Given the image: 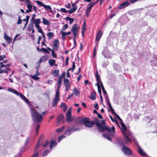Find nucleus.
Returning <instances> with one entry per match:
<instances>
[{"mask_svg":"<svg viewBox=\"0 0 157 157\" xmlns=\"http://www.w3.org/2000/svg\"><path fill=\"white\" fill-rule=\"evenodd\" d=\"M82 123H84L86 127L88 128L92 127L95 124L94 121H90L89 118L86 117L78 118L77 119L76 122L72 125V127L68 128L67 130L65 133V134L67 136H69L71 133V132L79 131L82 128L81 124Z\"/></svg>","mask_w":157,"mask_h":157,"instance_id":"obj_1","label":"nucleus"},{"mask_svg":"<svg viewBox=\"0 0 157 157\" xmlns=\"http://www.w3.org/2000/svg\"><path fill=\"white\" fill-rule=\"evenodd\" d=\"M30 109L33 121L36 123L41 122L43 119V117L41 114L39 113L38 112H37L33 107H30Z\"/></svg>","mask_w":157,"mask_h":157,"instance_id":"obj_2","label":"nucleus"},{"mask_svg":"<svg viewBox=\"0 0 157 157\" xmlns=\"http://www.w3.org/2000/svg\"><path fill=\"white\" fill-rule=\"evenodd\" d=\"M96 125L98 129L101 132H103L106 130L111 136H113L115 135V128L114 126H112L111 128L107 126L103 127L98 122L96 123Z\"/></svg>","mask_w":157,"mask_h":157,"instance_id":"obj_3","label":"nucleus"},{"mask_svg":"<svg viewBox=\"0 0 157 157\" xmlns=\"http://www.w3.org/2000/svg\"><path fill=\"white\" fill-rule=\"evenodd\" d=\"M123 136L125 142L126 144H131V139L134 142L136 145L137 144V142L131 132H128L126 133H124Z\"/></svg>","mask_w":157,"mask_h":157,"instance_id":"obj_4","label":"nucleus"},{"mask_svg":"<svg viewBox=\"0 0 157 157\" xmlns=\"http://www.w3.org/2000/svg\"><path fill=\"white\" fill-rule=\"evenodd\" d=\"M80 28L77 24H74L73 25L71 29V31L73 33V35L74 36V46L72 49L74 48L76 45V41L75 38L77 37V36L78 34V32L79 31V29Z\"/></svg>","mask_w":157,"mask_h":157,"instance_id":"obj_5","label":"nucleus"},{"mask_svg":"<svg viewBox=\"0 0 157 157\" xmlns=\"http://www.w3.org/2000/svg\"><path fill=\"white\" fill-rule=\"evenodd\" d=\"M122 150L126 155H129L132 154L131 150L129 147L125 146H123L122 148Z\"/></svg>","mask_w":157,"mask_h":157,"instance_id":"obj_6","label":"nucleus"},{"mask_svg":"<svg viewBox=\"0 0 157 157\" xmlns=\"http://www.w3.org/2000/svg\"><path fill=\"white\" fill-rule=\"evenodd\" d=\"M71 108H70L66 113V117L67 118L66 121L67 122H70L72 121V119L71 118Z\"/></svg>","mask_w":157,"mask_h":157,"instance_id":"obj_7","label":"nucleus"},{"mask_svg":"<svg viewBox=\"0 0 157 157\" xmlns=\"http://www.w3.org/2000/svg\"><path fill=\"white\" fill-rule=\"evenodd\" d=\"M36 2L37 4L43 7L45 9L50 10L51 11H52L51 7L50 6L45 5L43 4L42 2L40 1H36Z\"/></svg>","mask_w":157,"mask_h":157,"instance_id":"obj_8","label":"nucleus"},{"mask_svg":"<svg viewBox=\"0 0 157 157\" xmlns=\"http://www.w3.org/2000/svg\"><path fill=\"white\" fill-rule=\"evenodd\" d=\"M8 90L14 93L17 95L19 96L21 98H26L22 94L19 93L15 90L10 88V89H8Z\"/></svg>","mask_w":157,"mask_h":157,"instance_id":"obj_9","label":"nucleus"},{"mask_svg":"<svg viewBox=\"0 0 157 157\" xmlns=\"http://www.w3.org/2000/svg\"><path fill=\"white\" fill-rule=\"evenodd\" d=\"M109 53L108 49L107 47L105 48L102 52V54L104 57L107 58H109Z\"/></svg>","mask_w":157,"mask_h":157,"instance_id":"obj_10","label":"nucleus"},{"mask_svg":"<svg viewBox=\"0 0 157 157\" xmlns=\"http://www.w3.org/2000/svg\"><path fill=\"white\" fill-rule=\"evenodd\" d=\"M59 43V42L58 40L56 39L54 40L53 43V48L54 50L57 51L58 50Z\"/></svg>","mask_w":157,"mask_h":157,"instance_id":"obj_11","label":"nucleus"},{"mask_svg":"<svg viewBox=\"0 0 157 157\" xmlns=\"http://www.w3.org/2000/svg\"><path fill=\"white\" fill-rule=\"evenodd\" d=\"M130 3L128 1H126L121 4L118 7V9H121L124 8L126 7L130 6Z\"/></svg>","mask_w":157,"mask_h":157,"instance_id":"obj_12","label":"nucleus"},{"mask_svg":"<svg viewBox=\"0 0 157 157\" xmlns=\"http://www.w3.org/2000/svg\"><path fill=\"white\" fill-rule=\"evenodd\" d=\"M64 116L63 114H60L59 115L57 118V123L59 124L62 122L64 123Z\"/></svg>","mask_w":157,"mask_h":157,"instance_id":"obj_13","label":"nucleus"},{"mask_svg":"<svg viewBox=\"0 0 157 157\" xmlns=\"http://www.w3.org/2000/svg\"><path fill=\"white\" fill-rule=\"evenodd\" d=\"M136 145H137V147L138 149V152L142 156H146V154L144 152L143 150L140 147L138 143L137 144H136Z\"/></svg>","mask_w":157,"mask_h":157,"instance_id":"obj_14","label":"nucleus"},{"mask_svg":"<svg viewBox=\"0 0 157 157\" xmlns=\"http://www.w3.org/2000/svg\"><path fill=\"white\" fill-rule=\"evenodd\" d=\"M93 6L89 3L88 6V7L86 8V17H88L90 13L91 10Z\"/></svg>","mask_w":157,"mask_h":157,"instance_id":"obj_15","label":"nucleus"},{"mask_svg":"<svg viewBox=\"0 0 157 157\" xmlns=\"http://www.w3.org/2000/svg\"><path fill=\"white\" fill-rule=\"evenodd\" d=\"M121 127H119L121 128L123 134H124V133H126L127 132H126V131L127 130V128L126 126L121 122Z\"/></svg>","mask_w":157,"mask_h":157,"instance_id":"obj_16","label":"nucleus"},{"mask_svg":"<svg viewBox=\"0 0 157 157\" xmlns=\"http://www.w3.org/2000/svg\"><path fill=\"white\" fill-rule=\"evenodd\" d=\"M72 6L73 7V8L71 9V10H69V13H72L76 11L77 9V7L75 6L76 4L75 3H72L71 4Z\"/></svg>","mask_w":157,"mask_h":157,"instance_id":"obj_17","label":"nucleus"},{"mask_svg":"<svg viewBox=\"0 0 157 157\" xmlns=\"http://www.w3.org/2000/svg\"><path fill=\"white\" fill-rule=\"evenodd\" d=\"M103 33L101 30H99L97 33L96 35V40L99 41Z\"/></svg>","mask_w":157,"mask_h":157,"instance_id":"obj_18","label":"nucleus"},{"mask_svg":"<svg viewBox=\"0 0 157 157\" xmlns=\"http://www.w3.org/2000/svg\"><path fill=\"white\" fill-rule=\"evenodd\" d=\"M4 38L8 44L10 43L12 40V39L8 36L6 33H4Z\"/></svg>","mask_w":157,"mask_h":157,"instance_id":"obj_19","label":"nucleus"},{"mask_svg":"<svg viewBox=\"0 0 157 157\" xmlns=\"http://www.w3.org/2000/svg\"><path fill=\"white\" fill-rule=\"evenodd\" d=\"M57 144L56 141L54 140H52L50 141V149H52V147L55 146Z\"/></svg>","mask_w":157,"mask_h":157,"instance_id":"obj_20","label":"nucleus"},{"mask_svg":"<svg viewBox=\"0 0 157 157\" xmlns=\"http://www.w3.org/2000/svg\"><path fill=\"white\" fill-rule=\"evenodd\" d=\"M43 23L44 25H50V22L44 17L42 18Z\"/></svg>","mask_w":157,"mask_h":157,"instance_id":"obj_21","label":"nucleus"},{"mask_svg":"<svg viewBox=\"0 0 157 157\" xmlns=\"http://www.w3.org/2000/svg\"><path fill=\"white\" fill-rule=\"evenodd\" d=\"M60 107L63 109V112H65L67 109V106L64 103H62Z\"/></svg>","mask_w":157,"mask_h":157,"instance_id":"obj_22","label":"nucleus"},{"mask_svg":"<svg viewBox=\"0 0 157 157\" xmlns=\"http://www.w3.org/2000/svg\"><path fill=\"white\" fill-rule=\"evenodd\" d=\"M95 76L96 77V80L97 82H99L100 83H101V78L99 75L98 71H97L95 74Z\"/></svg>","mask_w":157,"mask_h":157,"instance_id":"obj_23","label":"nucleus"},{"mask_svg":"<svg viewBox=\"0 0 157 157\" xmlns=\"http://www.w3.org/2000/svg\"><path fill=\"white\" fill-rule=\"evenodd\" d=\"M1 68L0 67V73L2 74L4 73H8L9 71H10V69L9 68L7 67L4 70H2Z\"/></svg>","mask_w":157,"mask_h":157,"instance_id":"obj_24","label":"nucleus"},{"mask_svg":"<svg viewBox=\"0 0 157 157\" xmlns=\"http://www.w3.org/2000/svg\"><path fill=\"white\" fill-rule=\"evenodd\" d=\"M42 138V136H41L39 137L38 141V143L36 144L35 147V150H36L38 148L40 147V144L41 142Z\"/></svg>","mask_w":157,"mask_h":157,"instance_id":"obj_25","label":"nucleus"},{"mask_svg":"<svg viewBox=\"0 0 157 157\" xmlns=\"http://www.w3.org/2000/svg\"><path fill=\"white\" fill-rule=\"evenodd\" d=\"M116 143L118 144L119 145V146H125L124 143L123 142L122 140H121L120 139H118L117 140Z\"/></svg>","mask_w":157,"mask_h":157,"instance_id":"obj_26","label":"nucleus"},{"mask_svg":"<svg viewBox=\"0 0 157 157\" xmlns=\"http://www.w3.org/2000/svg\"><path fill=\"white\" fill-rule=\"evenodd\" d=\"M27 7L28 8V9L27 10H26V13H29L30 12H31L32 10V6L31 5V4H28V5H27Z\"/></svg>","mask_w":157,"mask_h":157,"instance_id":"obj_27","label":"nucleus"},{"mask_svg":"<svg viewBox=\"0 0 157 157\" xmlns=\"http://www.w3.org/2000/svg\"><path fill=\"white\" fill-rule=\"evenodd\" d=\"M59 101V99H54L52 103V106L54 107Z\"/></svg>","mask_w":157,"mask_h":157,"instance_id":"obj_28","label":"nucleus"},{"mask_svg":"<svg viewBox=\"0 0 157 157\" xmlns=\"http://www.w3.org/2000/svg\"><path fill=\"white\" fill-rule=\"evenodd\" d=\"M48 63L50 66H52L55 65L56 60L55 59H50L49 60Z\"/></svg>","mask_w":157,"mask_h":157,"instance_id":"obj_29","label":"nucleus"},{"mask_svg":"<svg viewBox=\"0 0 157 157\" xmlns=\"http://www.w3.org/2000/svg\"><path fill=\"white\" fill-rule=\"evenodd\" d=\"M66 19L67 21H69V23L70 24H72L74 21V19L73 18H70L68 17H66Z\"/></svg>","mask_w":157,"mask_h":157,"instance_id":"obj_30","label":"nucleus"},{"mask_svg":"<svg viewBox=\"0 0 157 157\" xmlns=\"http://www.w3.org/2000/svg\"><path fill=\"white\" fill-rule=\"evenodd\" d=\"M48 58L47 56H44L42 57L39 60V62H44L47 60Z\"/></svg>","mask_w":157,"mask_h":157,"instance_id":"obj_31","label":"nucleus"},{"mask_svg":"<svg viewBox=\"0 0 157 157\" xmlns=\"http://www.w3.org/2000/svg\"><path fill=\"white\" fill-rule=\"evenodd\" d=\"M41 19L40 18L36 19L34 20L33 22H31L33 24L34 23V24H39L41 22Z\"/></svg>","mask_w":157,"mask_h":157,"instance_id":"obj_32","label":"nucleus"},{"mask_svg":"<svg viewBox=\"0 0 157 157\" xmlns=\"http://www.w3.org/2000/svg\"><path fill=\"white\" fill-rule=\"evenodd\" d=\"M48 40L51 39L54 36V33L52 32L48 33L47 34Z\"/></svg>","mask_w":157,"mask_h":157,"instance_id":"obj_33","label":"nucleus"},{"mask_svg":"<svg viewBox=\"0 0 157 157\" xmlns=\"http://www.w3.org/2000/svg\"><path fill=\"white\" fill-rule=\"evenodd\" d=\"M53 75L55 77H58L59 74V70H55L53 72Z\"/></svg>","mask_w":157,"mask_h":157,"instance_id":"obj_34","label":"nucleus"},{"mask_svg":"<svg viewBox=\"0 0 157 157\" xmlns=\"http://www.w3.org/2000/svg\"><path fill=\"white\" fill-rule=\"evenodd\" d=\"M22 99L25 101L29 106H31L33 105L32 103L29 101L28 99Z\"/></svg>","mask_w":157,"mask_h":157,"instance_id":"obj_35","label":"nucleus"},{"mask_svg":"<svg viewBox=\"0 0 157 157\" xmlns=\"http://www.w3.org/2000/svg\"><path fill=\"white\" fill-rule=\"evenodd\" d=\"M72 68H69L67 70V71H70L71 70H72V72H73L74 71V70L75 69V63L74 62H72Z\"/></svg>","mask_w":157,"mask_h":157,"instance_id":"obj_36","label":"nucleus"},{"mask_svg":"<svg viewBox=\"0 0 157 157\" xmlns=\"http://www.w3.org/2000/svg\"><path fill=\"white\" fill-rule=\"evenodd\" d=\"M90 98H96V92L93 91L91 94Z\"/></svg>","mask_w":157,"mask_h":157,"instance_id":"obj_37","label":"nucleus"},{"mask_svg":"<svg viewBox=\"0 0 157 157\" xmlns=\"http://www.w3.org/2000/svg\"><path fill=\"white\" fill-rule=\"evenodd\" d=\"M103 136L105 138L108 139L109 141H111L112 139L110 138V136L109 135L107 134H104L103 135Z\"/></svg>","mask_w":157,"mask_h":157,"instance_id":"obj_38","label":"nucleus"},{"mask_svg":"<svg viewBox=\"0 0 157 157\" xmlns=\"http://www.w3.org/2000/svg\"><path fill=\"white\" fill-rule=\"evenodd\" d=\"M41 51L45 53L49 54L50 52L49 50L46 48H42L41 49Z\"/></svg>","mask_w":157,"mask_h":157,"instance_id":"obj_39","label":"nucleus"},{"mask_svg":"<svg viewBox=\"0 0 157 157\" xmlns=\"http://www.w3.org/2000/svg\"><path fill=\"white\" fill-rule=\"evenodd\" d=\"M60 33L63 34V35H64L65 36H66L67 35H70L71 34V33L70 31L68 32H65L62 31L60 32Z\"/></svg>","mask_w":157,"mask_h":157,"instance_id":"obj_40","label":"nucleus"},{"mask_svg":"<svg viewBox=\"0 0 157 157\" xmlns=\"http://www.w3.org/2000/svg\"><path fill=\"white\" fill-rule=\"evenodd\" d=\"M34 26L33 24L31 23H30L28 29L29 31H30L33 29Z\"/></svg>","mask_w":157,"mask_h":157,"instance_id":"obj_41","label":"nucleus"},{"mask_svg":"<svg viewBox=\"0 0 157 157\" xmlns=\"http://www.w3.org/2000/svg\"><path fill=\"white\" fill-rule=\"evenodd\" d=\"M64 126H63L59 128L56 129V132H61L64 128Z\"/></svg>","mask_w":157,"mask_h":157,"instance_id":"obj_42","label":"nucleus"},{"mask_svg":"<svg viewBox=\"0 0 157 157\" xmlns=\"http://www.w3.org/2000/svg\"><path fill=\"white\" fill-rule=\"evenodd\" d=\"M0 64L1 65H0V67H1V68H3L4 67H6L10 66V64H9L6 65H4L2 62L0 63Z\"/></svg>","mask_w":157,"mask_h":157,"instance_id":"obj_43","label":"nucleus"},{"mask_svg":"<svg viewBox=\"0 0 157 157\" xmlns=\"http://www.w3.org/2000/svg\"><path fill=\"white\" fill-rule=\"evenodd\" d=\"M65 88H66V90L67 91L70 88V83H68V84H64Z\"/></svg>","mask_w":157,"mask_h":157,"instance_id":"obj_44","label":"nucleus"},{"mask_svg":"<svg viewBox=\"0 0 157 157\" xmlns=\"http://www.w3.org/2000/svg\"><path fill=\"white\" fill-rule=\"evenodd\" d=\"M49 152H50V151L49 150H45L43 152V156H46L49 153Z\"/></svg>","mask_w":157,"mask_h":157,"instance_id":"obj_45","label":"nucleus"},{"mask_svg":"<svg viewBox=\"0 0 157 157\" xmlns=\"http://www.w3.org/2000/svg\"><path fill=\"white\" fill-rule=\"evenodd\" d=\"M31 77L33 79L38 80L39 79V78L36 75H34L31 76Z\"/></svg>","mask_w":157,"mask_h":157,"instance_id":"obj_46","label":"nucleus"},{"mask_svg":"<svg viewBox=\"0 0 157 157\" xmlns=\"http://www.w3.org/2000/svg\"><path fill=\"white\" fill-rule=\"evenodd\" d=\"M65 137V136L64 135H62L58 137V141L60 142L61 140L62 139L64 138Z\"/></svg>","mask_w":157,"mask_h":157,"instance_id":"obj_47","label":"nucleus"},{"mask_svg":"<svg viewBox=\"0 0 157 157\" xmlns=\"http://www.w3.org/2000/svg\"><path fill=\"white\" fill-rule=\"evenodd\" d=\"M68 26L67 24H66L62 26V31L65 30L66 29L68 28Z\"/></svg>","mask_w":157,"mask_h":157,"instance_id":"obj_48","label":"nucleus"},{"mask_svg":"<svg viewBox=\"0 0 157 157\" xmlns=\"http://www.w3.org/2000/svg\"><path fill=\"white\" fill-rule=\"evenodd\" d=\"M60 11L61 12H63L64 13H66L67 12L69 13V10H66L64 8H61L60 9Z\"/></svg>","mask_w":157,"mask_h":157,"instance_id":"obj_49","label":"nucleus"},{"mask_svg":"<svg viewBox=\"0 0 157 157\" xmlns=\"http://www.w3.org/2000/svg\"><path fill=\"white\" fill-rule=\"evenodd\" d=\"M66 74V72L65 71H64L63 74L60 75L59 77V78H60L61 79H62V78H64L65 77V75Z\"/></svg>","mask_w":157,"mask_h":157,"instance_id":"obj_50","label":"nucleus"},{"mask_svg":"<svg viewBox=\"0 0 157 157\" xmlns=\"http://www.w3.org/2000/svg\"><path fill=\"white\" fill-rule=\"evenodd\" d=\"M74 91L76 95H78L79 94V92L76 88H74Z\"/></svg>","mask_w":157,"mask_h":157,"instance_id":"obj_51","label":"nucleus"},{"mask_svg":"<svg viewBox=\"0 0 157 157\" xmlns=\"http://www.w3.org/2000/svg\"><path fill=\"white\" fill-rule=\"evenodd\" d=\"M36 15L35 14H33L32 15V17L31 18V20H30V21L31 22H33L34 20H35V18L36 17Z\"/></svg>","mask_w":157,"mask_h":157,"instance_id":"obj_52","label":"nucleus"},{"mask_svg":"<svg viewBox=\"0 0 157 157\" xmlns=\"http://www.w3.org/2000/svg\"><path fill=\"white\" fill-rule=\"evenodd\" d=\"M21 16H19L18 18V20L17 22V24H20L21 23L22 20L21 19Z\"/></svg>","mask_w":157,"mask_h":157,"instance_id":"obj_53","label":"nucleus"},{"mask_svg":"<svg viewBox=\"0 0 157 157\" xmlns=\"http://www.w3.org/2000/svg\"><path fill=\"white\" fill-rule=\"evenodd\" d=\"M39 152L38 151H36L31 157H38Z\"/></svg>","mask_w":157,"mask_h":157,"instance_id":"obj_54","label":"nucleus"},{"mask_svg":"<svg viewBox=\"0 0 157 157\" xmlns=\"http://www.w3.org/2000/svg\"><path fill=\"white\" fill-rule=\"evenodd\" d=\"M59 91L56 90L55 94V98H59Z\"/></svg>","mask_w":157,"mask_h":157,"instance_id":"obj_55","label":"nucleus"},{"mask_svg":"<svg viewBox=\"0 0 157 157\" xmlns=\"http://www.w3.org/2000/svg\"><path fill=\"white\" fill-rule=\"evenodd\" d=\"M40 127V125L39 124H37L36 127V133L37 134L38 133V131Z\"/></svg>","mask_w":157,"mask_h":157,"instance_id":"obj_56","label":"nucleus"},{"mask_svg":"<svg viewBox=\"0 0 157 157\" xmlns=\"http://www.w3.org/2000/svg\"><path fill=\"white\" fill-rule=\"evenodd\" d=\"M70 83L69 80L67 78H65L64 79V84H68Z\"/></svg>","mask_w":157,"mask_h":157,"instance_id":"obj_57","label":"nucleus"},{"mask_svg":"<svg viewBox=\"0 0 157 157\" xmlns=\"http://www.w3.org/2000/svg\"><path fill=\"white\" fill-rule=\"evenodd\" d=\"M96 54V47H94V49L93 53V57L94 58L95 57Z\"/></svg>","mask_w":157,"mask_h":157,"instance_id":"obj_58","label":"nucleus"},{"mask_svg":"<svg viewBox=\"0 0 157 157\" xmlns=\"http://www.w3.org/2000/svg\"><path fill=\"white\" fill-rule=\"evenodd\" d=\"M49 144V143L48 141L46 140V142L43 145V146L44 147H46L48 144Z\"/></svg>","mask_w":157,"mask_h":157,"instance_id":"obj_59","label":"nucleus"},{"mask_svg":"<svg viewBox=\"0 0 157 157\" xmlns=\"http://www.w3.org/2000/svg\"><path fill=\"white\" fill-rule=\"evenodd\" d=\"M100 1V0H97L94 2H91L90 3V5H91L92 6H93L94 5L96 4L98 2Z\"/></svg>","mask_w":157,"mask_h":157,"instance_id":"obj_60","label":"nucleus"},{"mask_svg":"<svg viewBox=\"0 0 157 157\" xmlns=\"http://www.w3.org/2000/svg\"><path fill=\"white\" fill-rule=\"evenodd\" d=\"M144 120L145 121H147V122H148L149 123H150V121H151L150 119L148 117H144Z\"/></svg>","mask_w":157,"mask_h":157,"instance_id":"obj_61","label":"nucleus"},{"mask_svg":"<svg viewBox=\"0 0 157 157\" xmlns=\"http://www.w3.org/2000/svg\"><path fill=\"white\" fill-rule=\"evenodd\" d=\"M52 56L53 58H56L57 56L56 54L55 53L54 50L52 51Z\"/></svg>","mask_w":157,"mask_h":157,"instance_id":"obj_62","label":"nucleus"},{"mask_svg":"<svg viewBox=\"0 0 157 157\" xmlns=\"http://www.w3.org/2000/svg\"><path fill=\"white\" fill-rule=\"evenodd\" d=\"M6 57V56L5 55L0 56V61L3 60Z\"/></svg>","mask_w":157,"mask_h":157,"instance_id":"obj_63","label":"nucleus"},{"mask_svg":"<svg viewBox=\"0 0 157 157\" xmlns=\"http://www.w3.org/2000/svg\"><path fill=\"white\" fill-rule=\"evenodd\" d=\"M94 107L95 109H98L99 108L98 103L95 102V104L94 105Z\"/></svg>","mask_w":157,"mask_h":157,"instance_id":"obj_64","label":"nucleus"}]
</instances>
